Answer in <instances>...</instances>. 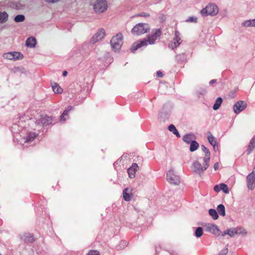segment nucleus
I'll return each mask as SVG.
<instances>
[{
    "label": "nucleus",
    "instance_id": "obj_1",
    "mask_svg": "<svg viewBox=\"0 0 255 255\" xmlns=\"http://www.w3.org/2000/svg\"><path fill=\"white\" fill-rule=\"evenodd\" d=\"M161 33L160 29H153L152 32L148 34L146 37L134 42L130 47L131 51L134 52L138 48L146 46L148 44H154L155 41L161 36Z\"/></svg>",
    "mask_w": 255,
    "mask_h": 255
},
{
    "label": "nucleus",
    "instance_id": "obj_2",
    "mask_svg": "<svg viewBox=\"0 0 255 255\" xmlns=\"http://www.w3.org/2000/svg\"><path fill=\"white\" fill-rule=\"evenodd\" d=\"M150 30V25L146 23H138L131 30L133 35H140L148 33Z\"/></svg>",
    "mask_w": 255,
    "mask_h": 255
},
{
    "label": "nucleus",
    "instance_id": "obj_3",
    "mask_svg": "<svg viewBox=\"0 0 255 255\" xmlns=\"http://www.w3.org/2000/svg\"><path fill=\"white\" fill-rule=\"evenodd\" d=\"M93 9L95 12L101 13L108 9V3L106 0H96L93 4Z\"/></svg>",
    "mask_w": 255,
    "mask_h": 255
},
{
    "label": "nucleus",
    "instance_id": "obj_4",
    "mask_svg": "<svg viewBox=\"0 0 255 255\" xmlns=\"http://www.w3.org/2000/svg\"><path fill=\"white\" fill-rule=\"evenodd\" d=\"M123 34L119 32L114 36L111 40V44L113 49L115 51L120 50L123 43Z\"/></svg>",
    "mask_w": 255,
    "mask_h": 255
},
{
    "label": "nucleus",
    "instance_id": "obj_5",
    "mask_svg": "<svg viewBox=\"0 0 255 255\" xmlns=\"http://www.w3.org/2000/svg\"><path fill=\"white\" fill-rule=\"evenodd\" d=\"M219 12V9L217 5L214 4H209L206 6L205 8H203L201 12L203 15H215Z\"/></svg>",
    "mask_w": 255,
    "mask_h": 255
},
{
    "label": "nucleus",
    "instance_id": "obj_6",
    "mask_svg": "<svg viewBox=\"0 0 255 255\" xmlns=\"http://www.w3.org/2000/svg\"><path fill=\"white\" fill-rule=\"evenodd\" d=\"M166 179L171 184L177 185L180 183L179 176L175 174L173 169H170L168 171Z\"/></svg>",
    "mask_w": 255,
    "mask_h": 255
},
{
    "label": "nucleus",
    "instance_id": "obj_7",
    "mask_svg": "<svg viewBox=\"0 0 255 255\" xmlns=\"http://www.w3.org/2000/svg\"><path fill=\"white\" fill-rule=\"evenodd\" d=\"M209 161H204L203 164L200 163L198 161H195L193 164V169L195 172L200 173L205 170L208 167Z\"/></svg>",
    "mask_w": 255,
    "mask_h": 255
},
{
    "label": "nucleus",
    "instance_id": "obj_8",
    "mask_svg": "<svg viewBox=\"0 0 255 255\" xmlns=\"http://www.w3.org/2000/svg\"><path fill=\"white\" fill-rule=\"evenodd\" d=\"M52 121V119L51 117L47 116H42L39 119L36 120L35 123L37 126L42 127L51 124Z\"/></svg>",
    "mask_w": 255,
    "mask_h": 255
},
{
    "label": "nucleus",
    "instance_id": "obj_9",
    "mask_svg": "<svg viewBox=\"0 0 255 255\" xmlns=\"http://www.w3.org/2000/svg\"><path fill=\"white\" fill-rule=\"evenodd\" d=\"M106 32L104 29L98 30L97 32L93 35L91 39V42L95 44L102 40L105 36Z\"/></svg>",
    "mask_w": 255,
    "mask_h": 255
},
{
    "label": "nucleus",
    "instance_id": "obj_10",
    "mask_svg": "<svg viewBox=\"0 0 255 255\" xmlns=\"http://www.w3.org/2000/svg\"><path fill=\"white\" fill-rule=\"evenodd\" d=\"M247 107V103L243 101H239L235 103L233 107L234 112L238 114L243 110H244Z\"/></svg>",
    "mask_w": 255,
    "mask_h": 255
},
{
    "label": "nucleus",
    "instance_id": "obj_11",
    "mask_svg": "<svg viewBox=\"0 0 255 255\" xmlns=\"http://www.w3.org/2000/svg\"><path fill=\"white\" fill-rule=\"evenodd\" d=\"M205 227L208 232L213 234L215 236H219L220 235L221 232L216 225L212 224H207L205 225Z\"/></svg>",
    "mask_w": 255,
    "mask_h": 255
},
{
    "label": "nucleus",
    "instance_id": "obj_12",
    "mask_svg": "<svg viewBox=\"0 0 255 255\" xmlns=\"http://www.w3.org/2000/svg\"><path fill=\"white\" fill-rule=\"evenodd\" d=\"M138 165L136 163H133L128 169V176L130 178H133L135 176L136 171L137 170Z\"/></svg>",
    "mask_w": 255,
    "mask_h": 255
},
{
    "label": "nucleus",
    "instance_id": "obj_13",
    "mask_svg": "<svg viewBox=\"0 0 255 255\" xmlns=\"http://www.w3.org/2000/svg\"><path fill=\"white\" fill-rule=\"evenodd\" d=\"M247 183L248 188L252 190L255 186V175L253 174H250L247 176Z\"/></svg>",
    "mask_w": 255,
    "mask_h": 255
},
{
    "label": "nucleus",
    "instance_id": "obj_14",
    "mask_svg": "<svg viewBox=\"0 0 255 255\" xmlns=\"http://www.w3.org/2000/svg\"><path fill=\"white\" fill-rule=\"evenodd\" d=\"M132 189L127 188L123 190V198L125 200L128 201L132 197Z\"/></svg>",
    "mask_w": 255,
    "mask_h": 255
},
{
    "label": "nucleus",
    "instance_id": "obj_15",
    "mask_svg": "<svg viewBox=\"0 0 255 255\" xmlns=\"http://www.w3.org/2000/svg\"><path fill=\"white\" fill-rule=\"evenodd\" d=\"M238 233V231L237 229L233 228L227 230L224 232L222 234V236H225L226 235H229L230 237H234Z\"/></svg>",
    "mask_w": 255,
    "mask_h": 255
},
{
    "label": "nucleus",
    "instance_id": "obj_16",
    "mask_svg": "<svg viewBox=\"0 0 255 255\" xmlns=\"http://www.w3.org/2000/svg\"><path fill=\"white\" fill-rule=\"evenodd\" d=\"M195 136L193 134H187L183 137V140L187 143H191L195 139Z\"/></svg>",
    "mask_w": 255,
    "mask_h": 255
},
{
    "label": "nucleus",
    "instance_id": "obj_17",
    "mask_svg": "<svg viewBox=\"0 0 255 255\" xmlns=\"http://www.w3.org/2000/svg\"><path fill=\"white\" fill-rule=\"evenodd\" d=\"M36 39L33 37H29L26 42V45L31 47H33L36 45Z\"/></svg>",
    "mask_w": 255,
    "mask_h": 255
},
{
    "label": "nucleus",
    "instance_id": "obj_18",
    "mask_svg": "<svg viewBox=\"0 0 255 255\" xmlns=\"http://www.w3.org/2000/svg\"><path fill=\"white\" fill-rule=\"evenodd\" d=\"M52 87L54 92L56 94H61L63 92V89L57 83H54L52 84Z\"/></svg>",
    "mask_w": 255,
    "mask_h": 255
},
{
    "label": "nucleus",
    "instance_id": "obj_19",
    "mask_svg": "<svg viewBox=\"0 0 255 255\" xmlns=\"http://www.w3.org/2000/svg\"><path fill=\"white\" fill-rule=\"evenodd\" d=\"M8 14L5 12H0V23L5 22L8 19Z\"/></svg>",
    "mask_w": 255,
    "mask_h": 255
},
{
    "label": "nucleus",
    "instance_id": "obj_20",
    "mask_svg": "<svg viewBox=\"0 0 255 255\" xmlns=\"http://www.w3.org/2000/svg\"><path fill=\"white\" fill-rule=\"evenodd\" d=\"M242 25L244 27L255 26V19L246 20L242 23Z\"/></svg>",
    "mask_w": 255,
    "mask_h": 255
},
{
    "label": "nucleus",
    "instance_id": "obj_21",
    "mask_svg": "<svg viewBox=\"0 0 255 255\" xmlns=\"http://www.w3.org/2000/svg\"><path fill=\"white\" fill-rule=\"evenodd\" d=\"M176 37L174 39L172 43H171V46L172 48H175L179 45L180 44L181 39L177 35V32H176Z\"/></svg>",
    "mask_w": 255,
    "mask_h": 255
},
{
    "label": "nucleus",
    "instance_id": "obj_22",
    "mask_svg": "<svg viewBox=\"0 0 255 255\" xmlns=\"http://www.w3.org/2000/svg\"><path fill=\"white\" fill-rule=\"evenodd\" d=\"M255 147V140L251 139L247 149L248 154H250Z\"/></svg>",
    "mask_w": 255,
    "mask_h": 255
},
{
    "label": "nucleus",
    "instance_id": "obj_23",
    "mask_svg": "<svg viewBox=\"0 0 255 255\" xmlns=\"http://www.w3.org/2000/svg\"><path fill=\"white\" fill-rule=\"evenodd\" d=\"M202 149L203 151L205 152V155L204 157V161H209L210 158V154L208 149L204 146H202Z\"/></svg>",
    "mask_w": 255,
    "mask_h": 255
},
{
    "label": "nucleus",
    "instance_id": "obj_24",
    "mask_svg": "<svg viewBox=\"0 0 255 255\" xmlns=\"http://www.w3.org/2000/svg\"><path fill=\"white\" fill-rule=\"evenodd\" d=\"M222 101V99L221 98H218L213 106V109L214 110H218L221 105Z\"/></svg>",
    "mask_w": 255,
    "mask_h": 255
},
{
    "label": "nucleus",
    "instance_id": "obj_25",
    "mask_svg": "<svg viewBox=\"0 0 255 255\" xmlns=\"http://www.w3.org/2000/svg\"><path fill=\"white\" fill-rule=\"evenodd\" d=\"M208 139L210 143L213 146V147L215 148V145L217 143L216 140L215 138V137L210 133H209L208 136Z\"/></svg>",
    "mask_w": 255,
    "mask_h": 255
},
{
    "label": "nucleus",
    "instance_id": "obj_26",
    "mask_svg": "<svg viewBox=\"0 0 255 255\" xmlns=\"http://www.w3.org/2000/svg\"><path fill=\"white\" fill-rule=\"evenodd\" d=\"M199 144L195 140L190 143V150L194 151L198 149L199 147Z\"/></svg>",
    "mask_w": 255,
    "mask_h": 255
},
{
    "label": "nucleus",
    "instance_id": "obj_27",
    "mask_svg": "<svg viewBox=\"0 0 255 255\" xmlns=\"http://www.w3.org/2000/svg\"><path fill=\"white\" fill-rule=\"evenodd\" d=\"M217 211L221 215L223 216H225V209L224 205L222 204L218 205L217 207Z\"/></svg>",
    "mask_w": 255,
    "mask_h": 255
},
{
    "label": "nucleus",
    "instance_id": "obj_28",
    "mask_svg": "<svg viewBox=\"0 0 255 255\" xmlns=\"http://www.w3.org/2000/svg\"><path fill=\"white\" fill-rule=\"evenodd\" d=\"M12 56L13 57V60H15L17 59H21L23 58V55L18 52H12Z\"/></svg>",
    "mask_w": 255,
    "mask_h": 255
},
{
    "label": "nucleus",
    "instance_id": "obj_29",
    "mask_svg": "<svg viewBox=\"0 0 255 255\" xmlns=\"http://www.w3.org/2000/svg\"><path fill=\"white\" fill-rule=\"evenodd\" d=\"M209 215L214 219L216 220L218 218V215L217 211L214 209H210L209 211Z\"/></svg>",
    "mask_w": 255,
    "mask_h": 255
},
{
    "label": "nucleus",
    "instance_id": "obj_30",
    "mask_svg": "<svg viewBox=\"0 0 255 255\" xmlns=\"http://www.w3.org/2000/svg\"><path fill=\"white\" fill-rule=\"evenodd\" d=\"M73 107L72 106H69L67 108L66 110H65L63 113L62 115L61 116V120L63 121H65V119H63L65 116H67L68 115V113L70 111L72 110Z\"/></svg>",
    "mask_w": 255,
    "mask_h": 255
},
{
    "label": "nucleus",
    "instance_id": "obj_31",
    "mask_svg": "<svg viewBox=\"0 0 255 255\" xmlns=\"http://www.w3.org/2000/svg\"><path fill=\"white\" fill-rule=\"evenodd\" d=\"M24 20H25V17L23 15H22V14L17 15L14 17V21L16 22H22Z\"/></svg>",
    "mask_w": 255,
    "mask_h": 255
},
{
    "label": "nucleus",
    "instance_id": "obj_32",
    "mask_svg": "<svg viewBox=\"0 0 255 255\" xmlns=\"http://www.w3.org/2000/svg\"><path fill=\"white\" fill-rule=\"evenodd\" d=\"M195 236L197 238L200 237L203 235V229L201 227H198L195 231Z\"/></svg>",
    "mask_w": 255,
    "mask_h": 255
},
{
    "label": "nucleus",
    "instance_id": "obj_33",
    "mask_svg": "<svg viewBox=\"0 0 255 255\" xmlns=\"http://www.w3.org/2000/svg\"><path fill=\"white\" fill-rule=\"evenodd\" d=\"M35 137V134L34 133H28L26 138L25 142H28L31 140H33Z\"/></svg>",
    "mask_w": 255,
    "mask_h": 255
},
{
    "label": "nucleus",
    "instance_id": "obj_34",
    "mask_svg": "<svg viewBox=\"0 0 255 255\" xmlns=\"http://www.w3.org/2000/svg\"><path fill=\"white\" fill-rule=\"evenodd\" d=\"M221 190H222L226 194L229 192L227 185L224 183L221 184Z\"/></svg>",
    "mask_w": 255,
    "mask_h": 255
},
{
    "label": "nucleus",
    "instance_id": "obj_35",
    "mask_svg": "<svg viewBox=\"0 0 255 255\" xmlns=\"http://www.w3.org/2000/svg\"><path fill=\"white\" fill-rule=\"evenodd\" d=\"M3 57L5 59H9V60H13V57L12 56V52H8L4 53L3 55Z\"/></svg>",
    "mask_w": 255,
    "mask_h": 255
},
{
    "label": "nucleus",
    "instance_id": "obj_36",
    "mask_svg": "<svg viewBox=\"0 0 255 255\" xmlns=\"http://www.w3.org/2000/svg\"><path fill=\"white\" fill-rule=\"evenodd\" d=\"M150 15L149 13L147 12H141L139 14H137L136 16H140V17H149Z\"/></svg>",
    "mask_w": 255,
    "mask_h": 255
},
{
    "label": "nucleus",
    "instance_id": "obj_37",
    "mask_svg": "<svg viewBox=\"0 0 255 255\" xmlns=\"http://www.w3.org/2000/svg\"><path fill=\"white\" fill-rule=\"evenodd\" d=\"M86 255H100L98 251L96 250L90 251Z\"/></svg>",
    "mask_w": 255,
    "mask_h": 255
},
{
    "label": "nucleus",
    "instance_id": "obj_38",
    "mask_svg": "<svg viewBox=\"0 0 255 255\" xmlns=\"http://www.w3.org/2000/svg\"><path fill=\"white\" fill-rule=\"evenodd\" d=\"M168 129L170 131H172L173 133H174L175 131H176V128H175V127L173 125H170L169 127H168Z\"/></svg>",
    "mask_w": 255,
    "mask_h": 255
},
{
    "label": "nucleus",
    "instance_id": "obj_39",
    "mask_svg": "<svg viewBox=\"0 0 255 255\" xmlns=\"http://www.w3.org/2000/svg\"><path fill=\"white\" fill-rule=\"evenodd\" d=\"M214 190L216 192H219L221 191V184L217 185L214 186Z\"/></svg>",
    "mask_w": 255,
    "mask_h": 255
},
{
    "label": "nucleus",
    "instance_id": "obj_40",
    "mask_svg": "<svg viewBox=\"0 0 255 255\" xmlns=\"http://www.w3.org/2000/svg\"><path fill=\"white\" fill-rule=\"evenodd\" d=\"M227 253H228V249L226 248L221 251V252L219 254V255H226Z\"/></svg>",
    "mask_w": 255,
    "mask_h": 255
},
{
    "label": "nucleus",
    "instance_id": "obj_41",
    "mask_svg": "<svg viewBox=\"0 0 255 255\" xmlns=\"http://www.w3.org/2000/svg\"><path fill=\"white\" fill-rule=\"evenodd\" d=\"M156 75L158 77H162L163 76L162 73L160 71H158L156 72Z\"/></svg>",
    "mask_w": 255,
    "mask_h": 255
},
{
    "label": "nucleus",
    "instance_id": "obj_42",
    "mask_svg": "<svg viewBox=\"0 0 255 255\" xmlns=\"http://www.w3.org/2000/svg\"><path fill=\"white\" fill-rule=\"evenodd\" d=\"M219 167V163L218 162L214 164V169L215 170H217V169H218Z\"/></svg>",
    "mask_w": 255,
    "mask_h": 255
},
{
    "label": "nucleus",
    "instance_id": "obj_43",
    "mask_svg": "<svg viewBox=\"0 0 255 255\" xmlns=\"http://www.w3.org/2000/svg\"><path fill=\"white\" fill-rule=\"evenodd\" d=\"M29 236L30 238L28 240V241L29 242H33L34 241L33 236H31L30 235H29Z\"/></svg>",
    "mask_w": 255,
    "mask_h": 255
},
{
    "label": "nucleus",
    "instance_id": "obj_44",
    "mask_svg": "<svg viewBox=\"0 0 255 255\" xmlns=\"http://www.w3.org/2000/svg\"><path fill=\"white\" fill-rule=\"evenodd\" d=\"M173 133L175 134V135H176L177 136L180 137V134H179V132H178L177 130H176V131H175Z\"/></svg>",
    "mask_w": 255,
    "mask_h": 255
},
{
    "label": "nucleus",
    "instance_id": "obj_45",
    "mask_svg": "<svg viewBox=\"0 0 255 255\" xmlns=\"http://www.w3.org/2000/svg\"><path fill=\"white\" fill-rule=\"evenodd\" d=\"M216 82V80H212V81H210V84H212L213 83H215Z\"/></svg>",
    "mask_w": 255,
    "mask_h": 255
},
{
    "label": "nucleus",
    "instance_id": "obj_46",
    "mask_svg": "<svg viewBox=\"0 0 255 255\" xmlns=\"http://www.w3.org/2000/svg\"><path fill=\"white\" fill-rule=\"evenodd\" d=\"M67 74V72L66 71H64L63 73V75L64 76H66Z\"/></svg>",
    "mask_w": 255,
    "mask_h": 255
},
{
    "label": "nucleus",
    "instance_id": "obj_47",
    "mask_svg": "<svg viewBox=\"0 0 255 255\" xmlns=\"http://www.w3.org/2000/svg\"><path fill=\"white\" fill-rule=\"evenodd\" d=\"M251 174H253L254 175H255V167Z\"/></svg>",
    "mask_w": 255,
    "mask_h": 255
},
{
    "label": "nucleus",
    "instance_id": "obj_48",
    "mask_svg": "<svg viewBox=\"0 0 255 255\" xmlns=\"http://www.w3.org/2000/svg\"><path fill=\"white\" fill-rule=\"evenodd\" d=\"M191 21H193V18H191Z\"/></svg>",
    "mask_w": 255,
    "mask_h": 255
},
{
    "label": "nucleus",
    "instance_id": "obj_49",
    "mask_svg": "<svg viewBox=\"0 0 255 255\" xmlns=\"http://www.w3.org/2000/svg\"><path fill=\"white\" fill-rule=\"evenodd\" d=\"M252 139H255V136L252 138Z\"/></svg>",
    "mask_w": 255,
    "mask_h": 255
},
{
    "label": "nucleus",
    "instance_id": "obj_50",
    "mask_svg": "<svg viewBox=\"0 0 255 255\" xmlns=\"http://www.w3.org/2000/svg\"><path fill=\"white\" fill-rule=\"evenodd\" d=\"M0 255H1L0 254Z\"/></svg>",
    "mask_w": 255,
    "mask_h": 255
}]
</instances>
